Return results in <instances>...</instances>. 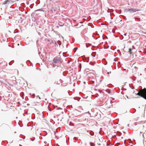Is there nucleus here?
Returning a JSON list of instances; mask_svg holds the SVG:
<instances>
[{"label":"nucleus","mask_w":146,"mask_h":146,"mask_svg":"<svg viewBox=\"0 0 146 146\" xmlns=\"http://www.w3.org/2000/svg\"><path fill=\"white\" fill-rule=\"evenodd\" d=\"M24 81L23 79H22L21 80V82H23V81ZM20 84H21V86H23V83H22V82H21V83H20Z\"/></svg>","instance_id":"nucleus-6"},{"label":"nucleus","mask_w":146,"mask_h":146,"mask_svg":"<svg viewBox=\"0 0 146 146\" xmlns=\"http://www.w3.org/2000/svg\"><path fill=\"white\" fill-rule=\"evenodd\" d=\"M143 35H146V33H143Z\"/></svg>","instance_id":"nucleus-12"},{"label":"nucleus","mask_w":146,"mask_h":146,"mask_svg":"<svg viewBox=\"0 0 146 146\" xmlns=\"http://www.w3.org/2000/svg\"><path fill=\"white\" fill-rule=\"evenodd\" d=\"M137 95L140 96L146 100V89L145 88L143 90H141L137 94Z\"/></svg>","instance_id":"nucleus-1"},{"label":"nucleus","mask_w":146,"mask_h":146,"mask_svg":"<svg viewBox=\"0 0 146 146\" xmlns=\"http://www.w3.org/2000/svg\"><path fill=\"white\" fill-rule=\"evenodd\" d=\"M59 60L58 59H54L53 60V63H56L59 62Z\"/></svg>","instance_id":"nucleus-5"},{"label":"nucleus","mask_w":146,"mask_h":146,"mask_svg":"<svg viewBox=\"0 0 146 146\" xmlns=\"http://www.w3.org/2000/svg\"><path fill=\"white\" fill-rule=\"evenodd\" d=\"M145 133H143V138H146L145 137Z\"/></svg>","instance_id":"nucleus-9"},{"label":"nucleus","mask_w":146,"mask_h":146,"mask_svg":"<svg viewBox=\"0 0 146 146\" xmlns=\"http://www.w3.org/2000/svg\"><path fill=\"white\" fill-rule=\"evenodd\" d=\"M36 98L37 99H39V100L40 99V97L38 96H37Z\"/></svg>","instance_id":"nucleus-10"},{"label":"nucleus","mask_w":146,"mask_h":146,"mask_svg":"<svg viewBox=\"0 0 146 146\" xmlns=\"http://www.w3.org/2000/svg\"><path fill=\"white\" fill-rule=\"evenodd\" d=\"M8 126V125L5 123H3L1 124V127L3 128H5L6 127Z\"/></svg>","instance_id":"nucleus-4"},{"label":"nucleus","mask_w":146,"mask_h":146,"mask_svg":"<svg viewBox=\"0 0 146 146\" xmlns=\"http://www.w3.org/2000/svg\"><path fill=\"white\" fill-rule=\"evenodd\" d=\"M126 96L127 97V98L128 99V97L127 96Z\"/></svg>","instance_id":"nucleus-14"},{"label":"nucleus","mask_w":146,"mask_h":146,"mask_svg":"<svg viewBox=\"0 0 146 146\" xmlns=\"http://www.w3.org/2000/svg\"><path fill=\"white\" fill-rule=\"evenodd\" d=\"M108 74H109V72H108Z\"/></svg>","instance_id":"nucleus-15"},{"label":"nucleus","mask_w":146,"mask_h":146,"mask_svg":"<svg viewBox=\"0 0 146 146\" xmlns=\"http://www.w3.org/2000/svg\"><path fill=\"white\" fill-rule=\"evenodd\" d=\"M36 11H43L42 9H38L37 10H36Z\"/></svg>","instance_id":"nucleus-8"},{"label":"nucleus","mask_w":146,"mask_h":146,"mask_svg":"<svg viewBox=\"0 0 146 146\" xmlns=\"http://www.w3.org/2000/svg\"><path fill=\"white\" fill-rule=\"evenodd\" d=\"M127 35V33H125L124 34V35L125 36H126Z\"/></svg>","instance_id":"nucleus-11"},{"label":"nucleus","mask_w":146,"mask_h":146,"mask_svg":"<svg viewBox=\"0 0 146 146\" xmlns=\"http://www.w3.org/2000/svg\"><path fill=\"white\" fill-rule=\"evenodd\" d=\"M130 146H133L132 145H131Z\"/></svg>","instance_id":"nucleus-17"},{"label":"nucleus","mask_w":146,"mask_h":146,"mask_svg":"<svg viewBox=\"0 0 146 146\" xmlns=\"http://www.w3.org/2000/svg\"><path fill=\"white\" fill-rule=\"evenodd\" d=\"M94 145H91V146H94Z\"/></svg>","instance_id":"nucleus-16"},{"label":"nucleus","mask_w":146,"mask_h":146,"mask_svg":"<svg viewBox=\"0 0 146 146\" xmlns=\"http://www.w3.org/2000/svg\"><path fill=\"white\" fill-rule=\"evenodd\" d=\"M131 50H132L131 49V48H129V52L130 53V54H131Z\"/></svg>","instance_id":"nucleus-7"},{"label":"nucleus","mask_w":146,"mask_h":146,"mask_svg":"<svg viewBox=\"0 0 146 146\" xmlns=\"http://www.w3.org/2000/svg\"><path fill=\"white\" fill-rule=\"evenodd\" d=\"M11 1H10L7 0L4 1L3 3V4H7L8 5H9V6H10L11 5V4H10L11 3Z\"/></svg>","instance_id":"nucleus-3"},{"label":"nucleus","mask_w":146,"mask_h":146,"mask_svg":"<svg viewBox=\"0 0 146 146\" xmlns=\"http://www.w3.org/2000/svg\"><path fill=\"white\" fill-rule=\"evenodd\" d=\"M75 49H76V50H77L78 49V47H76L75 48Z\"/></svg>","instance_id":"nucleus-13"},{"label":"nucleus","mask_w":146,"mask_h":146,"mask_svg":"<svg viewBox=\"0 0 146 146\" xmlns=\"http://www.w3.org/2000/svg\"><path fill=\"white\" fill-rule=\"evenodd\" d=\"M140 10H138L136 9H124L125 12H129L131 13L135 12L137 11H139Z\"/></svg>","instance_id":"nucleus-2"}]
</instances>
